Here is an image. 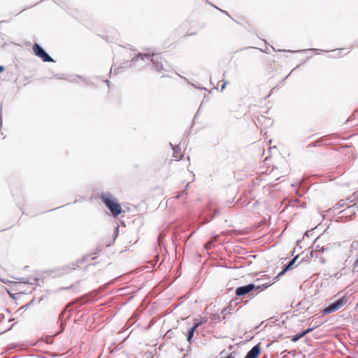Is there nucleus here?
Segmentation results:
<instances>
[{"label":"nucleus","instance_id":"nucleus-9","mask_svg":"<svg viewBox=\"0 0 358 358\" xmlns=\"http://www.w3.org/2000/svg\"><path fill=\"white\" fill-rule=\"evenodd\" d=\"M298 256L295 257L294 258H293L289 262V264L287 265V266L281 271V273H280V275L281 274H283L284 273H285L287 270L290 269L292 266L294 264L296 259H297Z\"/></svg>","mask_w":358,"mask_h":358},{"label":"nucleus","instance_id":"nucleus-19","mask_svg":"<svg viewBox=\"0 0 358 358\" xmlns=\"http://www.w3.org/2000/svg\"><path fill=\"white\" fill-rule=\"evenodd\" d=\"M4 70V68L2 66H0V73L3 72Z\"/></svg>","mask_w":358,"mask_h":358},{"label":"nucleus","instance_id":"nucleus-5","mask_svg":"<svg viewBox=\"0 0 358 358\" xmlns=\"http://www.w3.org/2000/svg\"><path fill=\"white\" fill-rule=\"evenodd\" d=\"M255 285L254 284H248L245 286L237 287L236 289V294L238 296L245 295L252 290L255 289Z\"/></svg>","mask_w":358,"mask_h":358},{"label":"nucleus","instance_id":"nucleus-7","mask_svg":"<svg viewBox=\"0 0 358 358\" xmlns=\"http://www.w3.org/2000/svg\"><path fill=\"white\" fill-rule=\"evenodd\" d=\"M203 323L202 321H198L196 322L194 324V326L188 331L187 335V339L188 342L191 341L192 338L194 336V333L195 330Z\"/></svg>","mask_w":358,"mask_h":358},{"label":"nucleus","instance_id":"nucleus-20","mask_svg":"<svg viewBox=\"0 0 358 358\" xmlns=\"http://www.w3.org/2000/svg\"><path fill=\"white\" fill-rule=\"evenodd\" d=\"M355 266H358V259L355 262Z\"/></svg>","mask_w":358,"mask_h":358},{"label":"nucleus","instance_id":"nucleus-8","mask_svg":"<svg viewBox=\"0 0 358 358\" xmlns=\"http://www.w3.org/2000/svg\"><path fill=\"white\" fill-rule=\"evenodd\" d=\"M312 331V329H306V331H303V332H301V334H296L295 336H294L291 341L292 342H296L297 341L299 338H301V337H303V336H305L306 334H308V332L311 331Z\"/></svg>","mask_w":358,"mask_h":358},{"label":"nucleus","instance_id":"nucleus-13","mask_svg":"<svg viewBox=\"0 0 358 358\" xmlns=\"http://www.w3.org/2000/svg\"><path fill=\"white\" fill-rule=\"evenodd\" d=\"M271 49L275 50L274 48L271 46V47H266L264 52L267 54H269V53H271Z\"/></svg>","mask_w":358,"mask_h":358},{"label":"nucleus","instance_id":"nucleus-15","mask_svg":"<svg viewBox=\"0 0 358 358\" xmlns=\"http://www.w3.org/2000/svg\"><path fill=\"white\" fill-rule=\"evenodd\" d=\"M213 242V241H208V243H206V245H205V248H206V249H209V248H210V247H211V245H212Z\"/></svg>","mask_w":358,"mask_h":358},{"label":"nucleus","instance_id":"nucleus-12","mask_svg":"<svg viewBox=\"0 0 358 358\" xmlns=\"http://www.w3.org/2000/svg\"><path fill=\"white\" fill-rule=\"evenodd\" d=\"M325 250H327V248H324V247H320L319 245H317L315 247V251L317 252V251H321L322 252H324Z\"/></svg>","mask_w":358,"mask_h":358},{"label":"nucleus","instance_id":"nucleus-18","mask_svg":"<svg viewBox=\"0 0 358 358\" xmlns=\"http://www.w3.org/2000/svg\"><path fill=\"white\" fill-rule=\"evenodd\" d=\"M113 71H114L115 73H118V71H116V69H113V67L112 66L111 69H110V73H112Z\"/></svg>","mask_w":358,"mask_h":358},{"label":"nucleus","instance_id":"nucleus-3","mask_svg":"<svg viewBox=\"0 0 358 358\" xmlns=\"http://www.w3.org/2000/svg\"><path fill=\"white\" fill-rule=\"evenodd\" d=\"M347 301V298L341 297L323 309L322 313L324 315L334 313L343 307L346 304Z\"/></svg>","mask_w":358,"mask_h":358},{"label":"nucleus","instance_id":"nucleus-16","mask_svg":"<svg viewBox=\"0 0 358 358\" xmlns=\"http://www.w3.org/2000/svg\"><path fill=\"white\" fill-rule=\"evenodd\" d=\"M173 151H174V152H173V157H174L175 158H176V159H177L178 157H177V156L176 155V148H173Z\"/></svg>","mask_w":358,"mask_h":358},{"label":"nucleus","instance_id":"nucleus-11","mask_svg":"<svg viewBox=\"0 0 358 358\" xmlns=\"http://www.w3.org/2000/svg\"><path fill=\"white\" fill-rule=\"evenodd\" d=\"M345 203L343 201H341L334 208L338 209L340 207H344Z\"/></svg>","mask_w":358,"mask_h":358},{"label":"nucleus","instance_id":"nucleus-14","mask_svg":"<svg viewBox=\"0 0 358 358\" xmlns=\"http://www.w3.org/2000/svg\"><path fill=\"white\" fill-rule=\"evenodd\" d=\"M17 280H19L20 282H22V283H29V281L26 279V278H17Z\"/></svg>","mask_w":358,"mask_h":358},{"label":"nucleus","instance_id":"nucleus-2","mask_svg":"<svg viewBox=\"0 0 358 358\" xmlns=\"http://www.w3.org/2000/svg\"><path fill=\"white\" fill-rule=\"evenodd\" d=\"M101 200L114 217H117L120 214L122 210L121 206L118 203L117 199L110 193L103 194Z\"/></svg>","mask_w":358,"mask_h":358},{"label":"nucleus","instance_id":"nucleus-22","mask_svg":"<svg viewBox=\"0 0 358 358\" xmlns=\"http://www.w3.org/2000/svg\"><path fill=\"white\" fill-rule=\"evenodd\" d=\"M106 83H107L108 86H109V81L106 80Z\"/></svg>","mask_w":358,"mask_h":358},{"label":"nucleus","instance_id":"nucleus-17","mask_svg":"<svg viewBox=\"0 0 358 358\" xmlns=\"http://www.w3.org/2000/svg\"><path fill=\"white\" fill-rule=\"evenodd\" d=\"M226 85H227V82H224V83L222 84V87H221V90H223L225 88Z\"/></svg>","mask_w":358,"mask_h":358},{"label":"nucleus","instance_id":"nucleus-10","mask_svg":"<svg viewBox=\"0 0 358 358\" xmlns=\"http://www.w3.org/2000/svg\"><path fill=\"white\" fill-rule=\"evenodd\" d=\"M269 285V284L259 285L255 286V289H257L258 290H264V289L267 288Z\"/></svg>","mask_w":358,"mask_h":358},{"label":"nucleus","instance_id":"nucleus-1","mask_svg":"<svg viewBox=\"0 0 358 358\" xmlns=\"http://www.w3.org/2000/svg\"><path fill=\"white\" fill-rule=\"evenodd\" d=\"M139 60L145 61L146 62L152 63L155 69L160 72L162 69L163 64L162 63V57L158 55L152 54L150 55L148 53L138 54L136 58L131 61V66L135 65V63Z\"/></svg>","mask_w":358,"mask_h":358},{"label":"nucleus","instance_id":"nucleus-21","mask_svg":"<svg viewBox=\"0 0 358 358\" xmlns=\"http://www.w3.org/2000/svg\"><path fill=\"white\" fill-rule=\"evenodd\" d=\"M212 319H213V320H216V316H215V315H213Z\"/></svg>","mask_w":358,"mask_h":358},{"label":"nucleus","instance_id":"nucleus-6","mask_svg":"<svg viewBox=\"0 0 358 358\" xmlns=\"http://www.w3.org/2000/svg\"><path fill=\"white\" fill-rule=\"evenodd\" d=\"M261 349L258 345H255L245 355V358H257Z\"/></svg>","mask_w":358,"mask_h":358},{"label":"nucleus","instance_id":"nucleus-4","mask_svg":"<svg viewBox=\"0 0 358 358\" xmlns=\"http://www.w3.org/2000/svg\"><path fill=\"white\" fill-rule=\"evenodd\" d=\"M33 51L34 54L40 57L44 62H54L52 58L50 57L38 44L35 43L33 45Z\"/></svg>","mask_w":358,"mask_h":358}]
</instances>
